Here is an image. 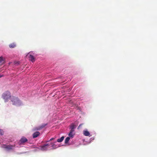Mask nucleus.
Segmentation results:
<instances>
[{"mask_svg": "<svg viewBox=\"0 0 157 157\" xmlns=\"http://www.w3.org/2000/svg\"><path fill=\"white\" fill-rule=\"evenodd\" d=\"M10 100L12 104L14 105L19 106L22 105V103L17 97L12 96Z\"/></svg>", "mask_w": 157, "mask_h": 157, "instance_id": "obj_2", "label": "nucleus"}, {"mask_svg": "<svg viewBox=\"0 0 157 157\" xmlns=\"http://www.w3.org/2000/svg\"><path fill=\"white\" fill-rule=\"evenodd\" d=\"M27 141L28 140L24 136L22 137L19 141L17 143H16V147H18L19 146L24 145L25 143L27 142Z\"/></svg>", "mask_w": 157, "mask_h": 157, "instance_id": "obj_4", "label": "nucleus"}, {"mask_svg": "<svg viewBox=\"0 0 157 157\" xmlns=\"http://www.w3.org/2000/svg\"><path fill=\"white\" fill-rule=\"evenodd\" d=\"M45 125H42L40 126H39L36 128V130H39L41 129L42 128H43L44 127Z\"/></svg>", "mask_w": 157, "mask_h": 157, "instance_id": "obj_15", "label": "nucleus"}, {"mask_svg": "<svg viewBox=\"0 0 157 157\" xmlns=\"http://www.w3.org/2000/svg\"><path fill=\"white\" fill-rule=\"evenodd\" d=\"M9 46L10 48H14L16 46V44L14 43H13L10 44Z\"/></svg>", "mask_w": 157, "mask_h": 157, "instance_id": "obj_14", "label": "nucleus"}, {"mask_svg": "<svg viewBox=\"0 0 157 157\" xmlns=\"http://www.w3.org/2000/svg\"><path fill=\"white\" fill-rule=\"evenodd\" d=\"M76 127V126L75 125L73 124H71L70 126V131L72 130V131H75V129Z\"/></svg>", "mask_w": 157, "mask_h": 157, "instance_id": "obj_11", "label": "nucleus"}, {"mask_svg": "<svg viewBox=\"0 0 157 157\" xmlns=\"http://www.w3.org/2000/svg\"><path fill=\"white\" fill-rule=\"evenodd\" d=\"M54 139V138H52L50 139V140H53Z\"/></svg>", "mask_w": 157, "mask_h": 157, "instance_id": "obj_20", "label": "nucleus"}, {"mask_svg": "<svg viewBox=\"0 0 157 157\" xmlns=\"http://www.w3.org/2000/svg\"><path fill=\"white\" fill-rule=\"evenodd\" d=\"M5 59L3 58L2 56L0 57V63H2L3 61H4Z\"/></svg>", "mask_w": 157, "mask_h": 157, "instance_id": "obj_16", "label": "nucleus"}, {"mask_svg": "<svg viewBox=\"0 0 157 157\" xmlns=\"http://www.w3.org/2000/svg\"><path fill=\"white\" fill-rule=\"evenodd\" d=\"M39 148L42 151H46L50 150L51 149L49 148V143L44 144V145L39 147Z\"/></svg>", "mask_w": 157, "mask_h": 157, "instance_id": "obj_5", "label": "nucleus"}, {"mask_svg": "<svg viewBox=\"0 0 157 157\" xmlns=\"http://www.w3.org/2000/svg\"><path fill=\"white\" fill-rule=\"evenodd\" d=\"M3 76V75H0V78L2 77Z\"/></svg>", "mask_w": 157, "mask_h": 157, "instance_id": "obj_19", "label": "nucleus"}, {"mask_svg": "<svg viewBox=\"0 0 157 157\" xmlns=\"http://www.w3.org/2000/svg\"><path fill=\"white\" fill-rule=\"evenodd\" d=\"M16 146V144L13 145L4 144L2 145L1 147L3 148L5 151H7L9 152L10 151H13L14 149V148Z\"/></svg>", "mask_w": 157, "mask_h": 157, "instance_id": "obj_1", "label": "nucleus"}, {"mask_svg": "<svg viewBox=\"0 0 157 157\" xmlns=\"http://www.w3.org/2000/svg\"><path fill=\"white\" fill-rule=\"evenodd\" d=\"M39 148V147L35 148V149L34 151H40V149Z\"/></svg>", "mask_w": 157, "mask_h": 157, "instance_id": "obj_17", "label": "nucleus"}, {"mask_svg": "<svg viewBox=\"0 0 157 157\" xmlns=\"http://www.w3.org/2000/svg\"><path fill=\"white\" fill-rule=\"evenodd\" d=\"M40 134V133L39 132H36L33 133V138H34L38 137Z\"/></svg>", "mask_w": 157, "mask_h": 157, "instance_id": "obj_10", "label": "nucleus"}, {"mask_svg": "<svg viewBox=\"0 0 157 157\" xmlns=\"http://www.w3.org/2000/svg\"><path fill=\"white\" fill-rule=\"evenodd\" d=\"M75 134V131H70V132L68 134V137L72 139L74 137Z\"/></svg>", "mask_w": 157, "mask_h": 157, "instance_id": "obj_8", "label": "nucleus"}, {"mask_svg": "<svg viewBox=\"0 0 157 157\" xmlns=\"http://www.w3.org/2000/svg\"><path fill=\"white\" fill-rule=\"evenodd\" d=\"M64 137L63 136H62L60 138L58 139L57 140V141L59 143L61 142L64 139Z\"/></svg>", "mask_w": 157, "mask_h": 157, "instance_id": "obj_12", "label": "nucleus"}, {"mask_svg": "<svg viewBox=\"0 0 157 157\" xmlns=\"http://www.w3.org/2000/svg\"><path fill=\"white\" fill-rule=\"evenodd\" d=\"M70 139H71V138H70L68 136L67 137L66 139H65V144H67L68 143L69 140H70Z\"/></svg>", "mask_w": 157, "mask_h": 157, "instance_id": "obj_13", "label": "nucleus"}, {"mask_svg": "<svg viewBox=\"0 0 157 157\" xmlns=\"http://www.w3.org/2000/svg\"><path fill=\"white\" fill-rule=\"evenodd\" d=\"M35 55V53L33 52H29L27 55V56L28 57L29 59L33 62H34L35 60V58L33 55Z\"/></svg>", "mask_w": 157, "mask_h": 157, "instance_id": "obj_6", "label": "nucleus"}, {"mask_svg": "<svg viewBox=\"0 0 157 157\" xmlns=\"http://www.w3.org/2000/svg\"><path fill=\"white\" fill-rule=\"evenodd\" d=\"M83 133L85 136H91V135H90V133L87 130H84Z\"/></svg>", "mask_w": 157, "mask_h": 157, "instance_id": "obj_9", "label": "nucleus"}, {"mask_svg": "<svg viewBox=\"0 0 157 157\" xmlns=\"http://www.w3.org/2000/svg\"><path fill=\"white\" fill-rule=\"evenodd\" d=\"M17 63H15V64H16Z\"/></svg>", "mask_w": 157, "mask_h": 157, "instance_id": "obj_23", "label": "nucleus"}, {"mask_svg": "<svg viewBox=\"0 0 157 157\" xmlns=\"http://www.w3.org/2000/svg\"><path fill=\"white\" fill-rule=\"evenodd\" d=\"M2 97L4 100L6 102L8 101V99L11 97V94L10 92L6 91L2 95Z\"/></svg>", "mask_w": 157, "mask_h": 157, "instance_id": "obj_3", "label": "nucleus"}, {"mask_svg": "<svg viewBox=\"0 0 157 157\" xmlns=\"http://www.w3.org/2000/svg\"><path fill=\"white\" fill-rule=\"evenodd\" d=\"M90 139H91L92 140H94V138H90Z\"/></svg>", "mask_w": 157, "mask_h": 157, "instance_id": "obj_21", "label": "nucleus"}, {"mask_svg": "<svg viewBox=\"0 0 157 157\" xmlns=\"http://www.w3.org/2000/svg\"><path fill=\"white\" fill-rule=\"evenodd\" d=\"M3 134V131L2 130L0 129V135H2Z\"/></svg>", "mask_w": 157, "mask_h": 157, "instance_id": "obj_18", "label": "nucleus"}, {"mask_svg": "<svg viewBox=\"0 0 157 157\" xmlns=\"http://www.w3.org/2000/svg\"><path fill=\"white\" fill-rule=\"evenodd\" d=\"M81 124L79 125V126H78V128H79L81 126Z\"/></svg>", "mask_w": 157, "mask_h": 157, "instance_id": "obj_22", "label": "nucleus"}, {"mask_svg": "<svg viewBox=\"0 0 157 157\" xmlns=\"http://www.w3.org/2000/svg\"><path fill=\"white\" fill-rule=\"evenodd\" d=\"M60 147L59 145L56 144L55 143H49V148H51L50 150L59 147Z\"/></svg>", "mask_w": 157, "mask_h": 157, "instance_id": "obj_7", "label": "nucleus"}]
</instances>
